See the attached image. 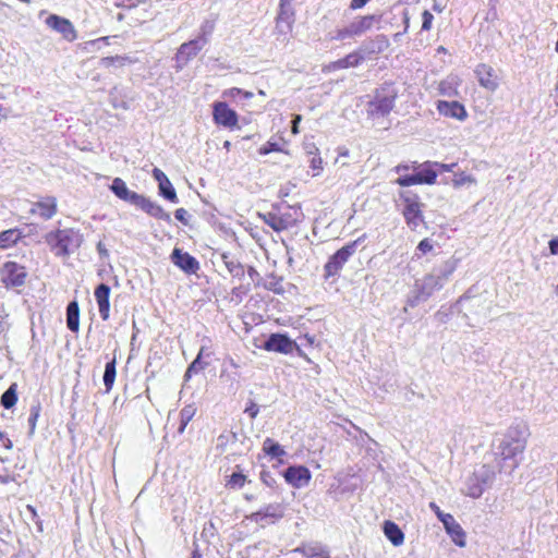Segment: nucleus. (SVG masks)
<instances>
[{
    "mask_svg": "<svg viewBox=\"0 0 558 558\" xmlns=\"http://www.w3.org/2000/svg\"><path fill=\"white\" fill-rule=\"evenodd\" d=\"M46 243L51 252L61 258H68L72 253L80 248L84 241L80 230L73 228L57 229L45 236Z\"/></svg>",
    "mask_w": 558,
    "mask_h": 558,
    "instance_id": "f257e3e1",
    "label": "nucleus"
},
{
    "mask_svg": "<svg viewBox=\"0 0 558 558\" xmlns=\"http://www.w3.org/2000/svg\"><path fill=\"white\" fill-rule=\"evenodd\" d=\"M397 206L410 230L415 231L425 223V204L421 196L412 190H401L398 194Z\"/></svg>",
    "mask_w": 558,
    "mask_h": 558,
    "instance_id": "f03ea898",
    "label": "nucleus"
},
{
    "mask_svg": "<svg viewBox=\"0 0 558 558\" xmlns=\"http://www.w3.org/2000/svg\"><path fill=\"white\" fill-rule=\"evenodd\" d=\"M457 167V162L442 163L438 161H425L420 165L421 171L413 174H405L396 179L395 183L401 187L427 184L433 185L437 181L438 171L450 172Z\"/></svg>",
    "mask_w": 558,
    "mask_h": 558,
    "instance_id": "7ed1b4c3",
    "label": "nucleus"
},
{
    "mask_svg": "<svg viewBox=\"0 0 558 558\" xmlns=\"http://www.w3.org/2000/svg\"><path fill=\"white\" fill-rule=\"evenodd\" d=\"M398 93L393 84L386 83L375 90L374 98L368 104V114L384 117L395 107Z\"/></svg>",
    "mask_w": 558,
    "mask_h": 558,
    "instance_id": "20e7f679",
    "label": "nucleus"
},
{
    "mask_svg": "<svg viewBox=\"0 0 558 558\" xmlns=\"http://www.w3.org/2000/svg\"><path fill=\"white\" fill-rule=\"evenodd\" d=\"M495 478V472L490 465L483 464L474 471L465 482V494L472 498H478L484 493L485 486Z\"/></svg>",
    "mask_w": 558,
    "mask_h": 558,
    "instance_id": "39448f33",
    "label": "nucleus"
},
{
    "mask_svg": "<svg viewBox=\"0 0 558 558\" xmlns=\"http://www.w3.org/2000/svg\"><path fill=\"white\" fill-rule=\"evenodd\" d=\"M1 282L7 288L22 287L27 278V271L24 266L15 262H5L0 268Z\"/></svg>",
    "mask_w": 558,
    "mask_h": 558,
    "instance_id": "423d86ee",
    "label": "nucleus"
},
{
    "mask_svg": "<svg viewBox=\"0 0 558 558\" xmlns=\"http://www.w3.org/2000/svg\"><path fill=\"white\" fill-rule=\"evenodd\" d=\"M349 259V244L337 251L325 265V280L328 284H335L339 278L340 270Z\"/></svg>",
    "mask_w": 558,
    "mask_h": 558,
    "instance_id": "0eeeda50",
    "label": "nucleus"
},
{
    "mask_svg": "<svg viewBox=\"0 0 558 558\" xmlns=\"http://www.w3.org/2000/svg\"><path fill=\"white\" fill-rule=\"evenodd\" d=\"M292 2L293 0L279 1V10L276 17V31L284 36L292 31V26L295 22V11Z\"/></svg>",
    "mask_w": 558,
    "mask_h": 558,
    "instance_id": "6e6552de",
    "label": "nucleus"
},
{
    "mask_svg": "<svg viewBox=\"0 0 558 558\" xmlns=\"http://www.w3.org/2000/svg\"><path fill=\"white\" fill-rule=\"evenodd\" d=\"M259 216L267 226L277 232L288 230L296 222V218L293 217L290 209L286 211H270Z\"/></svg>",
    "mask_w": 558,
    "mask_h": 558,
    "instance_id": "1a4fd4ad",
    "label": "nucleus"
},
{
    "mask_svg": "<svg viewBox=\"0 0 558 558\" xmlns=\"http://www.w3.org/2000/svg\"><path fill=\"white\" fill-rule=\"evenodd\" d=\"M474 73L478 84L483 88L489 92H495L499 87L500 76L492 65L487 63H480L476 65Z\"/></svg>",
    "mask_w": 558,
    "mask_h": 558,
    "instance_id": "9d476101",
    "label": "nucleus"
},
{
    "mask_svg": "<svg viewBox=\"0 0 558 558\" xmlns=\"http://www.w3.org/2000/svg\"><path fill=\"white\" fill-rule=\"evenodd\" d=\"M205 46L206 45H204L202 40L196 38L187 43H183L175 53V70L178 72L181 71Z\"/></svg>",
    "mask_w": 558,
    "mask_h": 558,
    "instance_id": "9b49d317",
    "label": "nucleus"
},
{
    "mask_svg": "<svg viewBox=\"0 0 558 558\" xmlns=\"http://www.w3.org/2000/svg\"><path fill=\"white\" fill-rule=\"evenodd\" d=\"M46 25L58 32L62 35V37L68 41H74L77 37L76 31L72 22L65 17L59 16L57 14H50L46 21Z\"/></svg>",
    "mask_w": 558,
    "mask_h": 558,
    "instance_id": "f8f14e48",
    "label": "nucleus"
},
{
    "mask_svg": "<svg viewBox=\"0 0 558 558\" xmlns=\"http://www.w3.org/2000/svg\"><path fill=\"white\" fill-rule=\"evenodd\" d=\"M213 117L218 125L225 128H233L238 124L236 112L229 108L228 104L223 101L214 104Z\"/></svg>",
    "mask_w": 558,
    "mask_h": 558,
    "instance_id": "ddd939ff",
    "label": "nucleus"
},
{
    "mask_svg": "<svg viewBox=\"0 0 558 558\" xmlns=\"http://www.w3.org/2000/svg\"><path fill=\"white\" fill-rule=\"evenodd\" d=\"M263 348L266 351L288 354L296 348V344L284 333H271L265 341Z\"/></svg>",
    "mask_w": 558,
    "mask_h": 558,
    "instance_id": "4468645a",
    "label": "nucleus"
},
{
    "mask_svg": "<svg viewBox=\"0 0 558 558\" xmlns=\"http://www.w3.org/2000/svg\"><path fill=\"white\" fill-rule=\"evenodd\" d=\"M436 109L439 114L446 118L457 119L459 121H464L468 118L465 107L457 100H438L436 102Z\"/></svg>",
    "mask_w": 558,
    "mask_h": 558,
    "instance_id": "2eb2a0df",
    "label": "nucleus"
},
{
    "mask_svg": "<svg viewBox=\"0 0 558 558\" xmlns=\"http://www.w3.org/2000/svg\"><path fill=\"white\" fill-rule=\"evenodd\" d=\"M171 262L186 274H195L199 269L198 260L191 254L180 248H174L171 253Z\"/></svg>",
    "mask_w": 558,
    "mask_h": 558,
    "instance_id": "dca6fc26",
    "label": "nucleus"
},
{
    "mask_svg": "<svg viewBox=\"0 0 558 558\" xmlns=\"http://www.w3.org/2000/svg\"><path fill=\"white\" fill-rule=\"evenodd\" d=\"M284 509L281 504H269L262 508L260 510L252 513L250 515L251 521L260 524L264 526L267 519H271L272 521L279 520L283 517Z\"/></svg>",
    "mask_w": 558,
    "mask_h": 558,
    "instance_id": "f3484780",
    "label": "nucleus"
},
{
    "mask_svg": "<svg viewBox=\"0 0 558 558\" xmlns=\"http://www.w3.org/2000/svg\"><path fill=\"white\" fill-rule=\"evenodd\" d=\"M31 214L38 215L45 220L51 219L57 214V199L53 196H46L33 203Z\"/></svg>",
    "mask_w": 558,
    "mask_h": 558,
    "instance_id": "a211bd4d",
    "label": "nucleus"
},
{
    "mask_svg": "<svg viewBox=\"0 0 558 558\" xmlns=\"http://www.w3.org/2000/svg\"><path fill=\"white\" fill-rule=\"evenodd\" d=\"M283 476L286 481L293 487L300 488L305 486L311 480V473L305 466H289Z\"/></svg>",
    "mask_w": 558,
    "mask_h": 558,
    "instance_id": "6ab92c4d",
    "label": "nucleus"
},
{
    "mask_svg": "<svg viewBox=\"0 0 558 558\" xmlns=\"http://www.w3.org/2000/svg\"><path fill=\"white\" fill-rule=\"evenodd\" d=\"M110 190L118 198L128 202L134 206L141 197V194L129 190L125 182L121 178L113 179L110 185Z\"/></svg>",
    "mask_w": 558,
    "mask_h": 558,
    "instance_id": "aec40b11",
    "label": "nucleus"
},
{
    "mask_svg": "<svg viewBox=\"0 0 558 558\" xmlns=\"http://www.w3.org/2000/svg\"><path fill=\"white\" fill-rule=\"evenodd\" d=\"M110 287L106 283H100L95 289V299L98 304V310L100 317L104 320H107L109 318V312H110Z\"/></svg>",
    "mask_w": 558,
    "mask_h": 558,
    "instance_id": "412c9836",
    "label": "nucleus"
},
{
    "mask_svg": "<svg viewBox=\"0 0 558 558\" xmlns=\"http://www.w3.org/2000/svg\"><path fill=\"white\" fill-rule=\"evenodd\" d=\"M292 553L302 554L305 558H330L327 548L320 543H306L294 548Z\"/></svg>",
    "mask_w": 558,
    "mask_h": 558,
    "instance_id": "4be33fe9",
    "label": "nucleus"
},
{
    "mask_svg": "<svg viewBox=\"0 0 558 558\" xmlns=\"http://www.w3.org/2000/svg\"><path fill=\"white\" fill-rule=\"evenodd\" d=\"M383 531L393 546H401L404 543V533L393 521L386 520L383 525Z\"/></svg>",
    "mask_w": 558,
    "mask_h": 558,
    "instance_id": "5701e85b",
    "label": "nucleus"
},
{
    "mask_svg": "<svg viewBox=\"0 0 558 558\" xmlns=\"http://www.w3.org/2000/svg\"><path fill=\"white\" fill-rule=\"evenodd\" d=\"M523 449L524 445L520 440L512 439L500 445V454L504 460H509L515 458Z\"/></svg>",
    "mask_w": 558,
    "mask_h": 558,
    "instance_id": "b1692460",
    "label": "nucleus"
},
{
    "mask_svg": "<svg viewBox=\"0 0 558 558\" xmlns=\"http://www.w3.org/2000/svg\"><path fill=\"white\" fill-rule=\"evenodd\" d=\"M66 326L76 332L80 328V307L76 301H72L66 306Z\"/></svg>",
    "mask_w": 558,
    "mask_h": 558,
    "instance_id": "393cba45",
    "label": "nucleus"
},
{
    "mask_svg": "<svg viewBox=\"0 0 558 558\" xmlns=\"http://www.w3.org/2000/svg\"><path fill=\"white\" fill-rule=\"evenodd\" d=\"M379 22V17L375 15H365L357 17L352 24H351V34L352 33H362L365 31L371 29L375 24Z\"/></svg>",
    "mask_w": 558,
    "mask_h": 558,
    "instance_id": "a878e982",
    "label": "nucleus"
},
{
    "mask_svg": "<svg viewBox=\"0 0 558 558\" xmlns=\"http://www.w3.org/2000/svg\"><path fill=\"white\" fill-rule=\"evenodd\" d=\"M317 147L315 146V144L311 143V144H306L305 145V151H306V155L308 157V162H310V167L312 168V170L314 171L313 175H317L319 173V171L323 169L322 167V158L317 155Z\"/></svg>",
    "mask_w": 558,
    "mask_h": 558,
    "instance_id": "bb28decb",
    "label": "nucleus"
},
{
    "mask_svg": "<svg viewBox=\"0 0 558 558\" xmlns=\"http://www.w3.org/2000/svg\"><path fill=\"white\" fill-rule=\"evenodd\" d=\"M215 27H216V19H213V17L205 19L199 26V32H198L196 39L202 40V43L204 45H207L209 41V37L211 36V34L215 31Z\"/></svg>",
    "mask_w": 558,
    "mask_h": 558,
    "instance_id": "cd10ccee",
    "label": "nucleus"
},
{
    "mask_svg": "<svg viewBox=\"0 0 558 558\" xmlns=\"http://www.w3.org/2000/svg\"><path fill=\"white\" fill-rule=\"evenodd\" d=\"M116 364H117V361H116V357H113L105 366L102 380H104V385L106 387L107 392H109L112 389V386L114 384V379H116V375H117Z\"/></svg>",
    "mask_w": 558,
    "mask_h": 558,
    "instance_id": "c85d7f7f",
    "label": "nucleus"
},
{
    "mask_svg": "<svg viewBox=\"0 0 558 558\" xmlns=\"http://www.w3.org/2000/svg\"><path fill=\"white\" fill-rule=\"evenodd\" d=\"M136 59L128 57V56H114V57H105L100 60V65L102 68L114 66H123L126 63H135Z\"/></svg>",
    "mask_w": 558,
    "mask_h": 558,
    "instance_id": "c756f323",
    "label": "nucleus"
},
{
    "mask_svg": "<svg viewBox=\"0 0 558 558\" xmlns=\"http://www.w3.org/2000/svg\"><path fill=\"white\" fill-rule=\"evenodd\" d=\"M446 532L450 535L452 542L456 545L460 547L465 546V533L458 522H454L452 525L447 526Z\"/></svg>",
    "mask_w": 558,
    "mask_h": 558,
    "instance_id": "7c9ffc66",
    "label": "nucleus"
},
{
    "mask_svg": "<svg viewBox=\"0 0 558 558\" xmlns=\"http://www.w3.org/2000/svg\"><path fill=\"white\" fill-rule=\"evenodd\" d=\"M264 452L271 458H280L286 454L283 448L271 438H266L263 442Z\"/></svg>",
    "mask_w": 558,
    "mask_h": 558,
    "instance_id": "2f4dec72",
    "label": "nucleus"
},
{
    "mask_svg": "<svg viewBox=\"0 0 558 558\" xmlns=\"http://www.w3.org/2000/svg\"><path fill=\"white\" fill-rule=\"evenodd\" d=\"M196 413V407L194 404H187L185 405L181 412H180V426L178 428V432L182 434L187 424L192 421Z\"/></svg>",
    "mask_w": 558,
    "mask_h": 558,
    "instance_id": "473e14b6",
    "label": "nucleus"
},
{
    "mask_svg": "<svg viewBox=\"0 0 558 558\" xmlns=\"http://www.w3.org/2000/svg\"><path fill=\"white\" fill-rule=\"evenodd\" d=\"M203 354H204V348H202L199 350L196 359L189 365V367L185 372V375H184L185 380H189L192 377V375L198 374L199 372L205 369V367L207 366V363L202 362Z\"/></svg>",
    "mask_w": 558,
    "mask_h": 558,
    "instance_id": "72a5a7b5",
    "label": "nucleus"
},
{
    "mask_svg": "<svg viewBox=\"0 0 558 558\" xmlns=\"http://www.w3.org/2000/svg\"><path fill=\"white\" fill-rule=\"evenodd\" d=\"M16 384H12L1 396V405L4 409H11L17 401Z\"/></svg>",
    "mask_w": 558,
    "mask_h": 558,
    "instance_id": "f704fd0d",
    "label": "nucleus"
},
{
    "mask_svg": "<svg viewBox=\"0 0 558 558\" xmlns=\"http://www.w3.org/2000/svg\"><path fill=\"white\" fill-rule=\"evenodd\" d=\"M439 94L447 97H457L459 95L458 83L441 81L438 85Z\"/></svg>",
    "mask_w": 558,
    "mask_h": 558,
    "instance_id": "c9c22d12",
    "label": "nucleus"
},
{
    "mask_svg": "<svg viewBox=\"0 0 558 558\" xmlns=\"http://www.w3.org/2000/svg\"><path fill=\"white\" fill-rule=\"evenodd\" d=\"M159 193L162 197L166 199L177 203L178 197L174 187L172 186L170 180H167V182L159 183Z\"/></svg>",
    "mask_w": 558,
    "mask_h": 558,
    "instance_id": "e433bc0d",
    "label": "nucleus"
},
{
    "mask_svg": "<svg viewBox=\"0 0 558 558\" xmlns=\"http://www.w3.org/2000/svg\"><path fill=\"white\" fill-rule=\"evenodd\" d=\"M476 183V180L473 175L471 174H468L465 172H458V173H454L453 178H452V185L456 187V189H459L465 184H474Z\"/></svg>",
    "mask_w": 558,
    "mask_h": 558,
    "instance_id": "4c0bfd02",
    "label": "nucleus"
},
{
    "mask_svg": "<svg viewBox=\"0 0 558 558\" xmlns=\"http://www.w3.org/2000/svg\"><path fill=\"white\" fill-rule=\"evenodd\" d=\"M19 239V235L16 234L15 230H5L0 232V246L7 247L10 244L16 243Z\"/></svg>",
    "mask_w": 558,
    "mask_h": 558,
    "instance_id": "58836bf2",
    "label": "nucleus"
},
{
    "mask_svg": "<svg viewBox=\"0 0 558 558\" xmlns=\"http://www.w3.org/2000/svg\"><path fill=\"white\" fill-rule=\"evenodd\" d=\"M149 216L156 219L165 220L167 222L171 221L170 215L167 211H165L163 208L157 203H154Z\"/></svg>",
    "mask_w": 558,
    "mask_h": 558,
    "instance_id": "ea45409f",
    "label": "nucleus"
},
{
    "mask_svg": "<svg viewBox=\"0 0 558 558\" xmlns=\"http://www.w3.org/2000/svg\"><path fill=\"white\" fill-rule=\"evenodd\" d=\"M434 248L432 241L428 238L421 240L416 246V256L421 257V255H425L430 253Z\"/></svg>",
    "mask_w": 558,
    "mask_h": 558,
    "instance_id": "a19ab883",
    "label": "nucleus"
},
{
    "mask_svg": "<svg viewBox=\"0 0 558 558\" xmlns=\"http://www.w3.org/2000/svg\"><path fill=\"white\" fill-rule=\"evenodd\" d=\"M226 266L233 277L244 276V267L240 263L234 260H226Z\"/></svg>",
    "mask_w": 558,
    "mask_h": 558,
    "instance_id": "79ce46f5",
    "label": "nucleus"
},
{
    "mask_svg": "<svg viewBox=\"0 0 558 558\" xmlns=\"http://www.w3.org/2000/svg\"><path fill=\"white\" fill-rule=\"evenodd\" d=\"M420 165L421 163H418L417 161H414L411 165H409V163H400V165L395 167V171L397 173H400L401 174L400 177H402V175L408 174L407 172L410 171V170H414V171H417V172L421 171Z\"/></svg>",
    "mask_w": 558,
    "mask_h": 558,
    "instance_id": "37998d69",
    "label": "nucleus"
},
{
    "mask_svg": "<svg viewBox=\"0 0 558 558\" xmlns=\"http://www.w3.org/2000/svg\"><path fill=\"white\" fill-rule=\"evenodd\" d=\"M246 482V476L242 473H233L230 476V480L228 482V485L232 488H241Z\"/></svg>",
    "mask_w": 558,
    "mask_h": 558,
    "instance_id": "c03bdc74",
    "label": "nucleus"
},
{
    "mask_svg": "<svg viewBox=\"0 0 558 558\" xmlns=\"http://www.w3.org/2000/svg\"><path fill=\"white\" fill-rule=\"evenodd\" d=\"M433 21L434 15L428 10H425L422 13V31L428 32L432 28Z\"/></svg>",
    "mask_w": 558,
    "mask_h": 558,
    "instance_id": "a18cd8bd",
    "label": "nucleus"
},
{
    "mask_svg": "<svg viewBox=\"0 0 558 558\" xmlns=\"http://www.w3.org/2000/svg\"><path fill=\"white\" fill-rule=\"evenodd\" d=\"M155 202L150 201L149 198L145 197L144 195H141L138 202L136 203V207L141 208L143 211L149 215L151 207Z\"/></svg>",
    "mask_w": 558,
    "mask_h": 558,
    "instance_id": "49530a36",
    "label": "nucleus"
},
{
    "mask_svg": "<svg viewBox=\"0 0 558 558\" xmlns=\"http://www.w3.org/2000/svg\"><path fill=\"white\" fill-rule=\"evenodd\" d=\"M39 416V408L33 407L31 410V415L28 417L29 433L33 434L36 428V422Z\"/></svg>",
    "mask_w": 558,
    "mask_h": 558,
    "instance_id": "de8ad7c7",
    "label": "nucleus"
},
{
    "mask_svg": "<svg viewBox=\"0 0 558 558\" xmlns=\"http://www.w3.org/2000/svg\"><path fill=\"white\" fill-rule=\"evenodd\" d=\"M142 0H112V3L117 7H123L128 9L135 8Z\"/></svg>",
    "mask_w": 558,
    "mask_h": 558,
    "instance_id": "09e8293b",
    "label": "nucleus"
},
{
    "mask_svg": "<svg viewBox=\"0 0 558 558\" xmlns=\"http://www.w3.org/2000/svg\"><path fill=\"white\" fill-rule=\"evenodd\" d=\"M280 150V147L277 143H271V142H268L267 144H265L264 146H262L259 148V154L260 155H267L271 151H279Z\"/></svg>",
    "mask_w": 558,
    "mask_h": 558,
    "instance_id": "8fccbe9b",
    "label": "nucleus"
},
{
    "mask_svg": "<svg viewBox=\"0 0 558 558\" xmlns=\"http://www.w3.org/2000/svg\"><path fill=\"white\" fill-rule=\"evenodd\" d=\"M260 480L265 485H267L269 487H272L274 484L276 483L275 478L272 477V475L270 474L269 471H262Z\"/></svg>",
    "mask_w": 558,
    "mask_h": 558,
    "instance_id": "3c124183",
    "label": "nucleus"
},
{
    "mask_svg": "<svg viewBox=\"0 0 558 558\" xmlns=\"http://www.w3.org/2000/svg\"><path fill=\"white\" fill-rule=\"evenodd\" d=\"M244 412L248 414L251 418H255L259 412V409L253 401H250Z\"/></svg>",
    "mask_w": 558,
    "mask_h": 558,
    "instance_id": "603ef678",
    "label": "nucleus"
},
{
    "mask_svg": "<svg viewBox=\"0 0 558 558\" xmlns=\"http://www.w3.org/2000/svg\"><path fill=\"white\" fill-rule=\"evenodd\" d=\"M438 519H439V521H441V523L444 524L445 530L447 529V526H450V525H452L454 522H457L452 514H450V513H445V512H444V513L440 515V518H438Z\"/></svg>",
    "mask_w": 558,
    "mask_h": 558,
    "instance_id": "864d4df0",
    "label": "nucleus"
},
{
    "mask_svg": "<svg viewBox=\"0 0 558 558\" xmlns=\"http://www.w3.org/2000/svg\"><path fill=\"white\" fill-rule=\"evenodd\" d=\"M153 177L154 179L159 183L167 182L168 177L165 174L163 171H161L159 168L153 169Z\"/></svg>",
    "mask_w": 558,
    "mask_h": 558,
    "instance_id": "5fc2aeb1",
    "label": "nucleus"
},
{
    "mask_svg": "<svg viewBox=\"0 0 558 558\" xmlns=\"http://www.w3.org/2000/svg\"><path fill=\"white\" fill-rule=\"evenodd\" d=\"M187 216H189V213L184 208H179L174 213L175 219L181 221L183 225H187V219H186Z\"/></svg>",
    "mask_w": 558,
    "mask_h": 558,
    "instance_id": "6e6d98bb",
    "label": "nucleus"
},
{
    "mask_svg": "<svg viewBox=\"0 0 558 558\" xmlns=\"http://www.w3.org/2000/svg\"><path fill=\"white\" fill-rule=\"evenodd\" d=\"M242 89L238 87H232L223 93L226 97L235 98L236 96H241Z\"/></svg>",
    "mask_w": 558,
    "mask_h": 558,
    "instance_id": "4d7b16f0",
    "label": "nucleus"
},
{
    "mask_svg": "<svg viewBox=\"0 0 558 558\" xmlns=\"http://www.w3.org/2000/svg\"><path fill=\"white\" fill-rule=\"evenodd\" d=\"M548 244H549L550 254L557 255L558 254V238L551 239Z\"/></svg>",
    "mask_w": 558,
    "mask_h": 558,
    "instance_id": "13d9d810",
    "label": "nucleus"
},
{
    "mask_svg": "<svg viewBox=\"0 0 558 558\" xmlns=\"http://www.w3.org/2000/svg\"><path fill=\"white\" fill-rule=\"evenodd\" d=\"M301 116L300 114H296L294 116L293 120H292V133L293 134H298L299 133V123L301 121Z\"/></svg>",
    "mask_w": 558,
    "mask_h": 558,
    "instance_id": "bf43d9fd",
    "label": "nucleus"
},
{
    "mask_svg": "<svg viewBox=\"0 0 558 558\" xmlns=\"http://www.w3.org/2000/svg\"><path fill=\"white\" fill-rule=\"evenodd\" d=\"M371 0H351V9H361Z\"/></svg>",
    "mask_w": 558,
    "mask_h": 558,
    "instance_id": "052dcab7",
    "label": "nucleus"
},
{
    "mask_svg": "<svg viewBox=\"0 0 558 558\" xmlns=\"http://www.w3.org/2000/svg\"><path fill=\"white\" fill-rule=\"evenodd\" d=\"M97 251L101 257L108 256V250L106 248L105 244L102 242H98L97 244Z\"/></svg>",
    "mask_w": 558,
    "mask_h": 558,
    "instance_id": "680f3d73",
    "label": "nucleus"
},
{
    "mask_svg": "<svg viewBox=\"0 0 558 558\" xmlns=\"http://www.w3.org/2000/svg\"><path fill=\"white\" fill-rule=\"evenodd\" d=\"M108 40H109V37H102V38H98L96 40L89 41L88 44L90 46H97V48H99L101 43L108 44Z\"/></svg>",
    "mask_w": 558,
    "mask_h": 558,
    "instance_id": "e2e57ef3",
    "label": "nucleus"
},
{
    "mask_svg": "<svg viewBox=\"0 0 558 558\" xmlns=\"http://www.w3.org/2000/svg\"><path fill=\"white\" fill-rule=\"evenodd\" d=\"M429 508L434 511V513L437 515V518H440V515L444 513L440 508L435 502L429 504Z\"/></svg>",
    "mask_w": 558,
    "mask_h": 558,
    "instance_id": "0e129e2a",
    "label": "nucleus"
},
{
    "mask_svg": "<svg viewBox=\"0 0 558 558\" xmlns=\"http://www.w3.org/2000/svg\"><path fill=\"white\" fill-rule=\"evenodd\" d=\"M348 63H349V57H345L341 60H339L337 63H336V66H339V68H347L348 66Z\"/></svg>",
    "mask_w": 558,
    "mask_h": 558,
    "instance_id": "69168bd1",
    "label": "nucleus"
},
{
    "mask_svg": "<svg viewBox=\"0 0 558 558\" xmlns=\"http://www.w3.org/2000/svg\"><path fill=\"white\" fill-rule=\"evenodd\" d=\"M7 330V324L3 320L2 315H0V335Z\"/></svg>",
    "mask_w": 558,
    "mask_h": 558,
    "instance_id": "338daca9",
    "label": "nucleus"
},
{
    "mask_svg": "<svg viewBox=\"0 0 558 558\" xmlns=\"http://www.w3.org/2000/svg\"><path fill=\"white\" fill-rule=\"evenodd\" d=\"M3 447L7 449L12 448V441L7 437L4 440H2Z\"/></svg>",
    "mask_w": 558,
    "mask_h": 558,
    "instance_id": "774afa93",
    "label": "nucleus"
}]
</instances>
